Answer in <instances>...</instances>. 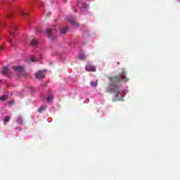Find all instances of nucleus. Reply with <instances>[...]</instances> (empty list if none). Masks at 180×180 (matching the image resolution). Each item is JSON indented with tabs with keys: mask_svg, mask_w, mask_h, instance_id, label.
Listing matches in <instances>:
<instances>
[{
	"mask_svg": "<svg viewBox=\"0 0 180 180\" xmlns=\"http://www.w3.org/2000/svg\"><path fill=\"white\" fill-rule=\"evenodd\" d=\"M46 70H39L38 72H35L34 75H35V78H37V79H41L43 78L46 77V75H44V72H46Z\"/></svg>",
	"mask_w": 180,
	"mask_h": 180,
	"instance_id": "nucleus-3",
	"label": "nucleus"
},
{
	"mask_svg": "<svg viewBox=\"0 0 180 180\" xmlns=\"http://www.w3.org/2000/svg\"><path fill=\"white\" fill-rule=\"evenodd\" d=\"M7 18L8 19H11V18H12V11H10V13L7 14Z\"/></svg>",
	"mask_w": 180,
	"mask_h": 180,
	"instance_id": "nucleus-19",
	"label": "nucleus"
},
{
	"mask_svg": "<svg viewBox=\"0 0 180 180\" xmlns=\"http://www.w3.org/2000/svg\"><path fill=\"white\" fill-rule=\"evenodd\" d=\"M31 44L34 46V47H36V46H37V41L35 39H32Z\"/></svg>",
	"mask_w": 180,
	"mask_h": 180,
	"instance_id": "nucleus-14",
	"label": "nucleus"
},
{
	"mask_svg": "<svg viewBox=\"0 0 180 180\" xmlns=\"http://www.w3.org/2000/svg\"><path fill=\"white\" fill-rule=\"evenodd\" d=\"M53 99H54V96L51 94H49L47 96V102L50 103L53 101Z\"/></svg>",
	"mask_w": 180,
	"mask_h": 180,
	"instance_id": "nucleus-8",
	"label": "nucleus"
},
{
	"mask_svg": "<svg viewBox=\"0 0 180 180\" xmlns=\"http://www.w3.org/2000/svg\"><path fill=\"white\" fill-rule=\"evenodd\" d=\"M6 99H8V96L4 95L2 96L1 97H0V101H6Z\"/></svg>",
	"mask_w": 180,
	"mask_h": 180,
	"instance_id": "nucleus-16",
	"label": "nucleus"
},
{
	"mask_svg": "<svg viewBox=\"0 0 180 180\" xmlns=\"http://www.w3.org/2000/svg\"><path fill=\"white\" fill-rule=\"evenodd\" d=\"M17 123H18V124H23V119H22V117L17 118Z\"/></svg>",
	"mask_w": 180,
	"mask_h": 180,
	"instance_id": "nucleus-11",
	"label": "nucleus"
},
{
	"mask_svg": "<svg viewBox=\"0 0 180 180\" xmlns=\"http://www.w3.org/2000/svg\"><path fill=\"white\" fill-rule=\"evenodd\" d=\"M79 58L80 60H85V58H86V56L84 53H79Z\"/></svg>",
	"mask_w": 180,
	"mask_h": 180,
	"instance_id": "nucleus-13",
	"label": "nucleus"
},
{
	"mask_svg": "<svg viewBox=\"0 0 180 180\" xmlns=\"http://www.w3.org/2000/svg\"><path fill=\"white\" fill-rule=\"evenodd\" d=\"M4 49H5V46L4 45L0 46V50H4Z\"/></svg>",
	"mask_w": 180,
	"mask_h": 180,
	"instance_id": "nucleus-21",
	"label": "nucleus"
},
{
	"mask_svg": "<svg viewBox=\"0 0 180 180\" xmlns=\"http://www.w3.org/2000/svg\"><path fill=\"white\" fill-rule=\"evenodd\" d=\"M91 86L96 87L98 86V80L92 81L90 82Z\"/></svg>",
	"mask_w": 180,
	"mask_h": 180,
	"instance_id": "nucleus-10",
	"label": "nucleus"
},
{
	"mask_svg": "<svg viewBox=\"0 0 180 180\" xmlns=\"http://www.w3.org/2000/svg\"><path fill=\"white\" fill-rule=\"evenodd\" d=\"M44 109H46V105L41 106L38 109V112L39 113H41V112H43V110H44Z\"/></svg>",
	"mask_w": 180,
	"mask_h": 180,
	"instance_id": "nucleus-15",
	"label": "nucleus"
},
{
	"mask_svg": "<svg viewBox=\"0 0 180 180\" xmlns=\"http://www.w3.org/2000/svg\"><path fill=\"white\" fill-rule=\"evenodd\" d=\"M117 98H120V96H122V94H120V91H117Z\"/></svg>",
	"mask_w": 180,
	"mask_h": 180,
	"instance_id": "nucleus-20",
	"label": "nucleus"
},
{
	"mask_svg": "<svg viewBox=\"0 0 180 180\" xmlns=\"http://www.w3.org/2000/svg\"><path fill=\"white\" fill-rule=\"evenodd\" d=\"M53 32V30L49 28L46 30V32H47V34H48V37H51V33Z\"/></svg>",
	"mask_w": 180,
	"mask_h": 180,
	"instance_id": "nucleus-12",
	"label": "nucleus"
},
{
	"mask_svg": "<svg viewBox=\"0 0 180 180\" xmlns=\"http://www.w3.org/2000/svg\"><path fill=\"white\" fill-rule=\"evenodd\" d=\"M10 105H12L13 103V101H9Z\"/></svg>",
	"mask_w": 180,
	"mask_h": 180,
	"instance_id": "nucleus-23",
	"label": "nucleus"
},
{
	"mask_svg": "<svg viewBox=\"0 0 180 180\" xmlns=\"http://www.w3.org/2000/svg\"><path fill=\"white\" fill-rule=\"evenodd\" d=\"M13 70H14L15 71H18V72H22V71H23V70H25V68L22 66H13Z\"/></svg>",
	"mask_w": 180,
	"mask_h": 180,
	"instance_id": "nucleus-4",
	"label": "nucleus"
},
{
	"mask_svg": "<svg viewBox=\"0 0 180 180\" xmlns=\"http://www.w3.org/2000/svg\"><path fill=\"white\" fill-rule=\"evenodd\" d=\"M34 60H36L35 58H31V61L34 62Z\"/></svg>",
	"mask_w": 180,
	"mask_h": 180,
	"instance_id": "nucleus-22",
	"label": "nucleus"
},
{
	"mask_svg": "<svg viewBox=\"0 0 180 180\" xmlns=\"http://www.w3.org/2000/svg\"><path fill=\"white\" fill-rule=\"evenodd\" d=\"M85 68H86V71H90V72H95V71H96V68H95V66L89 65V66H86Z\"/></svg>",
	"mask_w": 180,
	"mask_h": 180,
	"instance_id": "nucleus-5",
	"label": "nucleus"
},
{
	"mask_svg": "<svg viewBox=\"0 0 180 180\" xmlns=\"http://www.w3.org/2000/svg\"><path fill=\"white\" fill-rule=\"evenodd\" d=\"M11 37L8 38V43L11 44V46H13L12 37H15V36L18 34V32H15V30H18V27H15V25H11Z\"/></svg>",
	"mask_w": 180,
	"mask_h": 180,
	"instance_id": "nucleus-2",
	"label": "nucleus"
},
{
	"mask_svg": "<svg viewBox=\"0 0 180 180\" xmlns=\"http://www.w3.org/2000/svg\"><path fill=\"white\" fill-rule=\"evenodd\" d=\"M68 22H70L72 25H75V26H78V23L75 21V20L71 18H68Z\"/></svg>",
	"mask_w": 180,
	"mask_h": 180,
	"instance_id": "nucleus-7",
	"label": "nucleus"
},
{
	"mask_svg": "<svg viewBox=\"0 0 180 180\" xmlns=\"http://www.w3.org/2000/svg\"><path fill=\"white\" fill-rule=\"evenodd\" d=\"M108 79L110 81L109 87L107 90V92L109 94H115L117 92V89L120 88V82H127L129 81V78L126 76V72L123 71L120 75L108 77Z\"/></svg>",
	"mask_w": 180,
	"mask_h": 180,
	"instance_id": "nucleus-1",
	"label": "nucleus"
},
{
	"mask_svg": "<svg viewBox=\"0 0 180 180\" xmlns=\"http://www.w3.org/2000/svg\"><path fill=\"white\" fill-rule=\"evenodd\" d=\"M20 15H22V16H28V15H29V14L25 13V11H23V10H21L20 12Z\"/></svg>",
	"mask_w": 180,
	"mask_h": 180,
	"instance_id": "nucleus-17",
	"label": "nucleus"
},
{
	"mask_svg": "<svg viewBox=\"0 0 180 180\" xmlns=\"http://www.w3.org/2000/svg\"><path fill=\"white\" fill-rule=\"evenodd\" d=\"M10 120H11V117L7 116V117H6L4 118V123H6V122H9Z\"/></svg>",
	"mask_w": 180,
	"mask_h": 180,
	"instance_id": "nucleus-18",
	"label": "nucleus"
},
{
	"mask_svg": "<svg viewBox=\"0 0 180 180\" xmlns=\"http://www.w3.org/2000/svg\"><path fill=\"white\" fill-rule=\"evenodd\" d=\"M179 2H180V0H179Z\"/></svg>",
	"mask_w": 180,
	"mask_h": 180,
	"instance_id": "nucleus-24",
	"label": "nucleus"
},
{
	"mask_svg": "<svg viewBox=\"0 0 180 180\" xmlns=\"http://www.w3.org/2000/svg\"><path fill=\"white\" fill-rule=\"evenodd\" d=\"M2 74L3 75H6V76H7L8 74H9V68H8V66H5L3 68Z\"/></svg>",
	"mask_w": 180,
	"mask_h": 180,
	"instance_id": "nucleus-6",
	"label": "nucleus"
},
{
	"mask_svg": "<svg viewBox=\"0 0 180 180\" xmlns=\"http://www.w3.org/2000/svg\"><path fill=\"white\" fill-rule=\"evenodd\" d=\"M68 30V27H66L65 28H61L60 33H62L63 34H65V33H67Z\"/></svg>",
	"mask_w": 180,
	"mask_h": 180,
	"instance_id": "nucleus-9",
	"label": "nucleus"
}]
</instances>
